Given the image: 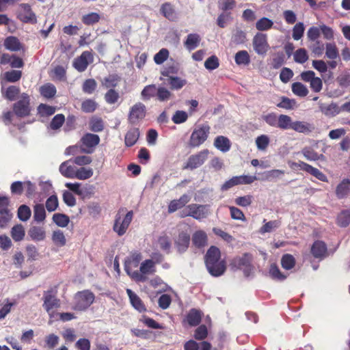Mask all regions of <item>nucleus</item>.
Masks as SVG:
<instances>
[{
    "label": "nucleus",
    "mask_w": 350,
    "mask_h": 350,
    "mask_svg": "<svg viewBox=\"0 0 350 350\" xmlns=\"http://www.w3.org/2000/svg\"><path fill=\"white\" fill-rule=\"evenodd\" d=\"M204 262L212 276H221L226 270V261L221 260V251L216 246L212 245L208 249L204 256Z\"/></svg>",
    "instance_id": "1"
},
{
    "label": "nucleus",
    "mask_w": 350,
    "mask_h": 350,
    "mask_svg": "<svg viewBox=\"0 0 350 350\" xmlns=\"http://www.w3.org/2000/svg\"><path fill=\"white\" fill-rule=\"evenodd\" d=\"M124 208L119 209L115 217L113 230L118 236H122L126 233L133 219V211H130L126 214Z\"/></svg>",
    "instance_id": "2"
},
{
    "label": "nucleus",
    "mask_w": 350,
    "mask_h": 350,
    "mask_svg": "<svg viewBox=\"0 0 350 350\" xmlns=\"http://www.w3.org/2000/svg\"><path fill=\"white\" fill-rule=\"evenodd\" d=\"M253 256L250 253H244L241 256H235L230 261L229 266L232 270L241 269L248 276L253 269L252 264Z\"/></svg>",
    "instance_id": "3"
},
{
    "label": "nucleus",
    "mask_w": 350,
    "mask_h": 350,
    "mask_svg": "<svg viewBox=\"0 0 350 350\" xmlns=\"http://www.w3.org/2000/svg\"><path fill=\"white\" fill-rule=\"evenodd\" d=\"M210 130L211 127L206 124L196 127L192 131L189 140V147L196 148L204 144L208 137Z\"/></svg>",
    "instance_id": "4"
},
{
    "label": "nucleus",
    "mask_w": 350,
    "mask_h": 350,
    "mask_svg": "<svg viewBox=\"0 0 350 350\" xmlns=\"http://www.w3.org/2000/svg\"><path fill=\"white\" fill-rule=\"evenodd\" d=\"M12 109L14 115L18 118L29 116L31 111L29 95L27 93L21 94L19 100L13 104Z\"/></svg>",
    "instance_id": "5"
},
{
    "label": "nucleus",
    "mask_w": 350,
    "mask_h": 350,
    "mask_svg": "<svg viewBox=\"0 0 350 350\" xmlns=\"http://www.w3.org/2000/svg\"><path fill=\"white\" fill-rule=\"evenodd\" d=\"M94 293L88 290L79 291L75 296L73 309L83 311L86 310L94 301Z\"/></svg>",
    "instance_id": "6"
},
{
    "label": "nucleus",
    "mask_w": 350,
    "mask_h": 350,
    "mask_svg": "<svg viewBox=\"0 0 350 350\" xmlns=\"http://www.w3.org/2000/svg\"><path fill=\"white\" fill-rule=\"evenodd\" d=\"M100 142V137L96 134L90 133L84 134L79 141L80 152L86 154L93 153Z\"/></svg>",
    "instance_id": "7"
},
{
    "label": "nucleus",
    "mask_w": 350,
    "mask_h": 350,
    "mask_svg": "<svg viewBox=\"0 0 350 350\" xmlns=\"http://www.w3.org/2000/svg\"><path fill=\"white\" fill-rule=\"evenodd\" d=\"M209 150L204 149L196 154H191L183 166V170H193L202 166L208 158Z\"/></svg>",
    "instance_id": "8"
},
{
    "label": "nucleus",
    "mask_w": 350,
    "mask_h": 350,
    "mask_svg": "<svg viewBox=\"0 0 350 350\" xmlns=\"http://www.w3.org/2000/svg\"><path fill=\"white\" fill-rule=\"evenodd\" d=\"M94 56L91 51H83L73 62L74 68L79 72L85 71L88 65L93 62Z\"/></svg>",
    "instance_id": "9"
},
{
    "label": "nucleus",
    "mask_w": 350,
    "mask_h": 350,
    "mask_svg": "<svg viewBox=\"0 0 350 350\" xmlns=\"http://www.w3.org/2000/svg\"><path fill=\"white\" fill-rule=\"evenodd\" d=\"M20 8L21 10L18 13L17 18L21 21L31 24H36L37 23L36 16L28 3H21Z\"/></svg>",
    "instance_id": "10"
},
{
    "label": "nucleus",
    "mask_w": 350,
    "mask_h": 350,
    "mask_svg": "<svg viewBox=\"0 0 350 350\" xmlns=\"http://www.w3.org/2000/svg\"><path fill=\"white\" fill-rule=\"evenodd\" d=\"M293 168L299 167L301 170L309 173L322 182H328L327 177L319 169L315 168L308 163L299 161L298 163H288Z\"/></svg>",
    "instance_id": "11"
},
{
    "label": "nucleus",
    "mask_w": 350,
    "mask_h": 350,
    "mask_svg": "<svg viewBox=\"0 0 350 350\" xmlns=\"http://www.w3.org/2000/svg\"><path fill=\"white\" fill-rule=\"evenodd\" d=\"M286 129H292L299 133H308L313 130V127L306 122H293L290 117L286 116Z\"/></svg>",
    "instance_id": "12"
},
{
    "label": "nucleus",
    "mask_w": 350,
    "mask_h": 350,
    "mask_svg": "<svg viewBox=\"0 0 350 350\" xmlns=\"http://www.w3.org/2000/svg\"><path fill=\"white\" fill-rule=\"evenodd\" d=\"M9 199L5 196L0 197V227L4 228L12 217L8 209Z\"/></svg>",
    "instance_id": "13"
},
{
    "label": "nucleus",
    "mask_w": 350,
    "mask_h": 350,
    "mask_svg": "<svg viewBox=\"0 0 350 350\" xmlns=\"http://www.w3.org/2000/svg\"><path fill=\"white\" fill-rule=\"evenodd\" d=\"M146 106L139 102L131 107L128 120L130 123L135 124L139 120H142L146 116Z\"/></svg>",
    "instance_id": "14"
},
{
    "label": "nucleus",
    "mask_w": 350,
    "mask_h": 350,
    "mask_svg": "<svg viewBox=\"0 0 350 350\" xmlns=\"http://www.w3.org/2000/svg\"><path fill=\"white\" fill-rule=\"evenodd\" d=\"M56 292L53 289L44 293L43 295V308L50 314L51 311L59 306V300L55 297Z\"/></svg>",
    "instance_id": "15"
},
{
    "label": "nucleus",
    "mask_w": 350,
    "mask_h": 350,
    "mask_svg": "<svg viewBox=\"0 0 350 350\" xmlns=\"http://www.w3.org/2000/svg\"><path fill=\"white\" fill-rule=\"evenodd\" d=\"M140 272L134 273V277L137 281L144 282L146 277L144 275L153 273L155 271L154 262L152 260L148 259L142 262Z\"/></svg>",
    "instance_id": "16"
},
{
    "label": "nucleus",
    "mask_w": 350,
    "mask_h": 350,
    "mask_svg": "<svg viewBox=\"0 0 350 350\" xmlns=\"http://www.w3.org/2000/svg\"><path fill=\"white\" fill-rule=\"evenodd\" d=\"M319 111L327 117H334L341 112V108L337 103L332 102L326 103L320 100L318 103Z\"/></svg>",
    "instance_id": "17"
},
{
    "label": "nucleus",
    "mask_w": 350,
    "mask_h": 350,
    "mask_svg": "<svg viewBox=\"0 0 350 350\" xmlns=\"http://www.w3.org/2000/svg\"><path fill=\"white\" fill-rule=\"evenodd\" d=\"M253 46L258 54L266 53L269 48L267 35L262 33H257L253 38Z\"/></svg>",
    "instance_id": "18"
},
{
    "label": "nucleus",
    "mask_w": 350,
    "mask_h": 350,
    "mask_svg": "<svg viewBox=\"0 0 350 350\" xmlns=\"http://www.w3.org/2000/svg\"><path fill=\"white\" fill-rule=\"evenodd\" d=\"M191 237L189 233L185 231L179 232L178 237L174 240V245L178 253L185 252L190 244Z\"/></svg>",
    "instance_id": "19"
},
{
    "label": "nucleus",
    "mask_w": 350,
    "mask_h": 350,
    "mask_svg": "<svg viewBox=\"0 0 350 350\" xmlns=\"http://www.w3.org/2000/svg\"><path fill=\"white\" fill-rule=\"evenodd\" d=\"M202 316L203 313L200 310L191 308L187 314L183 323H187L191 327L197 326L200 323Z\"/></svg>",
    "instance_id": "20"
},
{
    "label": "nucleus",
    "mask_w": 350,
    "mask_h": 350,
    "mask_svg": "<svg viewBox=\"0 0 350 350\" xmlns=\"http://www.w3.org/2000/svg\"><path fill=\"white\" fill-rule=\"evenodd\" d=\"M160 80L163 81L164 84L168 85L171 90H179L187 83L186 79L176 76L170 78L160 77Z\"/></svg>",
    "instance_id": "21"
},
{
    "label": "nucleus",
    "mask_w": 350,
    "mask_h": 350,
    "mask_svg": "<svg viewBox=\"0 0 350 350\" xmlns=\"http://www.w3.org/2000/svg\"><path fill=\"white\" fill-rule=\"evenodd\" d=\"M127 295L132 306L139 312H144L147 310L145 304L142 299L131 289H126Z\"/></svg>",
    "instance_id": "22"
},
{
    "label": "nucleus",
    "mask_w": 350,
    "mask_h": 350,
    "mask_svg": "<svg viewBox=\"0 0 350 350\" xmlns=\"http://www.w3.org/2000/svg\"><path fill=\"white\" fill-rule=\"evenodd\" d=\"M191 241L196 247L201 249L207 245L208 237L204 231L199 230L193 234Z\"/></svg>",
    "instance_id": "23"
},
{
    "label": "nucleus",
    "mask_w": 350,
    "mask_h": 350,
    "mask_svg": "<svg viewBox=\"0 0 350 350\" xmlns=\"http://www.w3.org/2000/svg\"><path fill=\"white\" fill-rule=\"evenodd\" d=\"M336 196L338 199H343L350 193V179H342L336 187Z\"/></svg>",
    "instance_id": "24"
},
{
    "label": "nucleus",
    "mask_w": 350,
    "mask_h": 350,
    "mask_svg": "<svg viewBox=\"0 0 350 350\" xmlns=\"http://www.w3.org/2000/svg\"><path fill=\"white\" fill-rule=\"evenodd\" d=\"M263 120L270 126L284 129V115L281 114L278 118L275 113H271L262 116Z\"/></svg>",
    "instance_id": "25"
},
{
    "label": "nucleus",
    "mask_w": 350,
    "mask_h": 350,
    "mask_svg": "<svg viewBox=\"0 0 350 350\" xmlns=\"http://www.w3.org/2000/svg\"><path fill=\"white\" fill-rule=\"evenodd\" d=\"M187 209H189L190 217L196 219L200 220L206 217L207 214L204 211L205 206L203 205L191 204L187 206Z\"/></svg>",
    "instance_id": "26"
},
{
    "label": "nucleus",
    "mask_w": 350,
    "mask_h": 350,
    "mask_svg": "<svg viewBox=\"0 0 350 350\" xmlns=\"http://www.w3.org/2000/svg\"><path fill=\"white\" fill-rule=\"evenodd\" d=\"M161 14L170 21H175L177 19V14L174 5L169 2L163 3L160 8Z\"/></svg>",
    "instance_id": "27"
},
{
    "label": "nucleus",
    "mask_w": 350,
    "mask_h": 350,
    "mask_svg": "<svg viewBox=\"0 0 350 350\" xmlns=\"http://www.w3.org/2000/svg\"><path fill=\"white\" fill-rule=\"evenodd\" d=\"M201 38L198 33H189L184 41V46L186 49L191 51L196 49L200 43Z\"/></svg>",
    "instance_id": "28"
},
{
    "label": "nucleus",
    "mask_w": 350,
    "mask_h": 350,
    "mask_svg": "<svg viewBox=\"0 0 350 350\" xmlns=\"http://www.w3.org/2000/svg\"><path fill=\"white\" fill-rule=\"evenodd\" d=\"M140 135V132L137 128L130 129L125 135L124 144L126 147H131L134 146Z\"/></svg>",
    "instance_id": "29"
},
{
    "label": "nucleus",
    "mask_w": 350,
    "mask_h": 350,
    "mask_svg": "<svg viewBox=\"0 0 350 350\" xmlns=\"http://www.w3.org/2000/svg\"><path fill=\"white\" fill-rule=\"evenodd\" d=\"M4 46L10 51H18L23 49V46L18 38L12 36H8L5 39Z\"/></svg>",
    "instance_id": "30"
},
{
    "label": "nucleus",
    "mask_w": 350,
    "mask_h": 350,
    "mask_svg": "<svg viewBox=\"0 0 350 350\" xmlns=\"http://www.w3.org/2000/svg\"><path fill=\"white\" fill-rule=\"evenodd\" d=\"M214 146L219 150L226 152L230 149L232 144L227 137L219 135L215 139Z\"/></svg>",
    "instance_id": "31"
},
{
    "label": "nucleus",
    "mask_w": 350,
    "mask_h": 350,
    "mask_svg": "<svg viewBox=\"0 0 350 350\" xmlns=\"http://www.w3.org/2000/svg\"><path fill=\"white\" fill-rule=\"evenodd\" d=\"M88 128L92 132L100 133L105 129V122L100 117L94 116L90 118Z\"/></svg>",
    "instance_id": "32"
},
{
    "label": "nucleus",
    "mask_w": 350,
    "mask_h": 350,
    "mask_svg": "<svg viewBox=\"0 0 350 350\" xmlns=\"http://www.w3.org/2000/svg\"><path fill=\"white\" fill-rule=\"evenodd\" d=\"M326 252L327 247L323 241H317L312 245L311 253L315 258H323L325 256Z\"/></svg>",
    "instance_id": "33"
},
{
    "label": "nucleus",
    "mask_w": 350,
    "mask_h": 350,
    "mask_svg": "<svg viewBox=\"0 0 350 350\" xmlns=\"http://www.w3.org/2000/svg\"><path fill=\"white\" fill-rule=\"evenodd\" d=\"M39 92L44 98L51 99L55 97L57 93V90L53 84L47 83L40 87Z\"/></svg>",
    "instance_id": "34"
},
{
    "label": "nucleus",
    "mask_w": 350,
    "mask_h": 350,
    "mask_svg": "<svg viewBox=\"0 0 350 350\" xmlns=\"http://www.w3.org/2000/svg\"><path fill=\"white\" fill-rule=\"evenodd\" d=\"M120 81V77L116 75H109L102 81V85L107 89H114Z\"/></svg>",
    "instance_id": "35"
},
{
    "label": "nucleus",
    "mask_w": 350,
    "mask_h": 350,
    "mask_svg": "<svg viewBox=\"0 0 350 350\" xmlns=\"http://www.w3.org/2000/svg\"><path fill=\"white\" fill-rule=\"evenodd\" d=\"M52 241L57 247H64L66 244V239L61 230H56L53 232Z\"/></svg>",
    "instance_id": "36"
},
{
    "label": "nucleus",
    "mask_w": 350,
    "mask_h": 350,
    "mask_svg": "<svg viewBox=\"0 0 350 350\" xmlns=\"http://www.w3.org/2000/svg\"><path fill=\"white\" fill-rule=\"evenodd\" d=\"M60 173L66 178H75V167L68 165V161L63 162L59 166Z\"/></svg>",
    "instance_id": "37"
},
{
    "label": "nucleus",
    "mask_w": 350,
    "mask_h": 350,
    "mask_svg": "<svg viewBox=\"0 0 350 350\" xmlns=\"http://www.w3.org/2000/svg\"><path fill=\"white\" fill-rule=\"evenodd\" d=\"M2 93L5 98L11 101L15 100L20 94V88L18 86L10 85L5 92L2 90Z\"/></svg>",
    "instance_id": "38"
},
{
    "label": "nucleus",
    "mask_w": 350,
    "mask_h": 350,
    "mask_svg": "<svg viewBox=\"0 0 350 350\" xmlns=\"http://www.w3.org/2000/svg\"><path fill=\"white\" fill-rule=\"evenodd\" d=\"M29 234L35 241H42L45 238V231L38 226L31 227L29 230Z\"/></svg>",
    "instance_id": "39"
},
{
    "label": "nucleus",
    "mask_w": 350,
    "mask_h": 350,
    "mask_svg": "<svg viewBox=\"0 0 350 350\" xmlns=\"http://www.w3.org/2000/svg\"><path fill=\"white\" fill-rule=\"evenodd\" d=\"M46 218V211L43 204H37L33 207V219L38 222L43 221Z\"/></svg>",
    "instance_id": "40"
},
{
    "label": "nucleus",
    "mask_w": 350,
    "mask_h": 350,
    "mask_svg": "<svg viewBox=\"0 0 350 350\" xmlns=\"http://www.w3.org/2000/svg\"><path fill=\"white\" fill-rule=\"evenodd\" d=\"M157 91V88L154 84L145 86L141 93L143 100H148L156 96Z\"/></svg>",
    "instance_id": "41"
},
{
    "label": "nucleus",
    "mask_w": 350,
    "mask_h": 350,
    "mask_svg": "<svg viewBox=\"0 0 350 350\" xmlns=\"http://www.w3.org/2000/svg\"><path fill=\"white\" fill-rule=\"evenodd\" d=\"M273 25V21L267 17H262L256 23V29L260 31H267L270 29Z\"/></svg>",
    "instance_id": "42"
},
{
    "label": "nucleus",
    "mask_w": 350,
    "mask_h": 350,
    "mask_svg": "<svg viewBox=\"0 0 350 350\" xmlns=\"http://www.w3.org/2000/svg\"><path fill=\"white\" fill-rule=\"evenodd\" d=\"M25 232L21 224L14 226L11 230V236L15 241H21L24 239Z\"/></svg>",
    "instance_id": "43"
},
{
    "label": "nucleus",
    "mask_w": 350,
    "mask_h": 350,
    "mask_svg": "<svg viewBox=\"0 0 350 350\" xmlns=\"http://www.w3.org/2000/svg\"><path fill=\"white\" fill-rule=\"evenodd\" d=\"M53 222L58 226L64 228L68 226L70 221L69 217L63 213H55L53 215Z\"/></svg>",
    "instance_id": "44"
},
{
    "label": "nucleus",
    "mask_w": 350,
    "mask_h": 350,
    "mask_svg": "<svg viewBox=\"0 0 350 350\" xmlns=\"http://www.w3.org/2000/svg\"><path fill=\"white\" fill-rule=\"evenodd\" d=\"M100 15L96 12H91L83 15L81 18L82 23L85 25H92L99 22Z\"/></svg>",
    "instance_id": "45"
},
{
    "label": "nucleus",
    "mask_w": 350,
    "mask_h": 350,
    "mask_svg": "<svg viewBox=\"0 0 350 350\" xmlns=\"http://www.w3.org/2000/svg\"><path fill=\"white\" fill-rule=\"evenodd\" d=\"M157 98L160 102H165L170 100L173 94L165 87H159L157 91Z\"/></svg>",
    "instance_id": "46"
},
{
    "label": "nucleus",
    "mask_w": 350,
    "mask_h": 350,
    "mask_svg": "<svg viewBox=\"0 0 350 350\" xmlns=\"http://www.w3.org/2000/svg\"><path fill=\"white\" fill-rule=\"evenodd\" d=\"M93 175V170L92 168H85V167H80L79 169L76 170V172L75 174V178H77L79 180H86L90 178Z\"/></svg>",
    "instance_id": "47"
},
{
    "label": "nucleus",
    "mask_w": 350,
    "mask_h": 350,
    "mask_svg": "<svg viewBox=\"0 0 350 350\" xmlns=\"http://www.w3.org/2000/svg\"><path fill=\"white\" fill-rule=\"evenodd\" d=\"M55 107L53 106L48 105L46 104L41 103L38 107V113L42 117H48L55 112Z\"/></svg>",
    "instance_id": "48"
},
{
    "label": "nucleus",
    "mask_w": 350,
    "mask_h": 350,
    "mask_svg": "<svg viewBox=\"0 0 350 350\" xmlns=\"http://www.w3.org/2000/svg\"><path fill=\"white\" fill-rule=\"evenodd\" d=\"M234 60L238 65H247L250 63V59L246 51H240L235 54Z\"/></svg>",
    "instance_id": "49"
},
{
    "label": "nucleus",
    "mask_w": 350,
    "mask_h": 350,
    "mask_svg": "<svg viewBox=\"0 0 350 350\" xmlns=\"http://www.w3.org/2000/svg\"><path fill=\"white\" fill-rule=\"evenodd\" d=\"M325 55L327 58L331 59H335L338 57V51L334 43H326Z\"/></svg>",
    "instance_id": "50"
},
{
    "label": "nucleus",
    "mask_w": 350,
    "mask_h": 350,
    "mask_svg": "<svg viewBox=\"0 0 350 350\" xmlns=\"http://www.w3.org/2000/svg\"><path fill=\"white\" fill-rule=\"evenodd\" d=\"M22 72L21 70H12L4 73L5 79L10 83H15L21 79Z\"/></svg>",
    "instance_id": "51"
},
{
    "label": "nucleus",
    "mask_w": 350,
    "mask_h": 350,
    "mask_svg": "<svg viewBox=\"0 0 350 350\" xmlns=\"http://www.w3.org/2000/svg\"><path fill=\"white\" fill-rule=\"evenodd\" d=\"M65 120L66 119L64 114H57L51 120L50 122V128L52 130H57L62 126Z\"/></svg>",
    "instance_id": "52"
},
{
    "label": "nucleus",
    "mask_w": 350,
    "mask_h": 350,
    "mask_svg": "<svg viewBox=\"0 0 350 350\" xmlns=\"http://www.w3.org/2000/svg\"><path fill=\"white\" fill-rule=\"evenodd\" d=\"M104 98L107 103L113 105L118 101L120 95L119 93L114 89H109L105 94Z\"/></svg>",
    "instance_id": "53"
},
{
    "label": "nucleus",
    "mask_w": 350,
    "mask_h": 350,
    "mask_svg": "<svg viewBox=\"0 0 350 350\" xmlns=\"http://www.w3.org/2000/svg\"><path fill=\"white\" fill-rule=\"evenodd\" d=\"M98 107L96 102L92 99H86L81 103V109L85 113H92Z\"/></svg>",
    "instance_id": "54"
},
{
    "label": "nucleus",
    "mask_w": 350,
    "mask_h": 350,
    "mask_svg": "<svg viewBox=\"0 0 350 350\" xmlns=\"http://www.w3.org/2000/svg\"><path fill=\"white\" fill-rule=\"evenodd\" d=\"M17 214L20 220L26 221L30 218L31 211L28 206L23 204L19 206Z\"/></svg>",
    "instance_id": "55"
},
{
    "label": "nucleus",
    "mask_w": 350,
    "mask_h": 350,
    "mask_svg": "<svg viewBox=\"0 0 350 350\" xmlns=\"http://www.w3.org/2000/svg\"><path fill=\"white\" fill-rule=\"evenodd\" d=\"M292 91L295 95L301 97H304L308 94V88L299 82L293 83Z\"/></svg>",
    "instance_id": "56"
},
{
    "label": "nucleus",
    "mask_w": 350,
    "mask_h": 350,
    "mask_svg": "<svg viewBox=\"0 0 350 350\" xmlns=\"http://www.w3.org/2000/svg\"><path fill=\"white\" fill-rule=\"evenodd\" d=\"M280 222L274 220L266 222L259 230V232L261 234H265L267 232H271L278 228L280 226Z\"/></svg>",
    "instance_id": "57"
},
{
    "label": "nucleus",
    "mask_w": 350,
    "mask_h": 350,
    "mask_svg": "<svg viewBox=\"0 0 350 350\" xmlns=\"http://www.w3.org/2000/svg\"><path fill=\"white\" fill-rule=\"evenodd\" d=\"M350 223V211H342L337 217V224L341 227H346Z\"/></svg>",
    "instance_id": "58"
},
{
    "label": "nucleus",
    "mask_w": 350,
    "mask_h": 350,
    "mask_svg": "<svg viewBox=\"0 0 350 350\" xmlns=\"http://www.w3.org/2000/svg\"><path fill=\"white\" fill-rule=\"evenodd\" d=\"M96 82L94 79H88L83 82L82 90L83 92L91 94L96 90Z\"/></svg>",
    "instance_id": "59"
},
{
    "label": "nucleus",
    "mask_w": 350,
    "mask_h": 350,
    "mask_svg": "<svg viewBox=\"0 0 350 350\" xmlns=\"http://www.w3.org/2000/svg\"><path fill=\"white\" fill-rule=\"evenodd\" d=\"M219 66V58L213 55L204 62V67L208 70H213Z\"/></svg>",
    "instance_id": "60"
},
{
    "label": "nucleus",
    "mask_w": 350,
    "mask_h": 350,
    "mask_svg": "<svg viewBox=\"0 0 350 350\" xmlns=\"http://www.w3.org/2000/svg\"><path fill=\"white\" fill-rule=\"evenodd\" d=\"M188 119V115L187 112L184 111L178 110L176 111L172 118V120L176 124H182L185 122Z\"/></svg>",
    "instance_id": "61"
},
{
    "label": "nucleus",
    "mask_w": 350,
    "mask_h": 350,
    "mask_svg": "<svg viewBox=\"0 0 350 350\" xmlns=\"http://www.w3.org/2000/svg\"><path fill=\"white\" fill-rule=\"evenodd\" d=\"M304 25L303 23H297L293 28L292 37L295 40H300L304 32Z\"/></svg>",
    "instance_id": "62"
},
{
    "label": "nucleus",
    "mask_w": 350,
    "mask_h": 350,
    "mask_svg": "<svg viewBox=\"0 0 350 350\" xmlns=\"http://www.w3.org/2000/svg\"><path fill=\"white\" fill-rule=\"evenodd\" d=\"M169 51L167 49H161L154 56V61L157 64H163L169 57Z\"/></svg>",
    "instance_id": "63"
},
{
    "label": "nucleus",
    "mask_w": 350,
    "mask_h": 350,
    "mask_svg": "<svg viewBox=\"0 0 350 350\" xmlns=\"http://www.w3.org/2000/svg\"><path fill=\"white\" fill-rule=\"evenodd\" d=\"M293 57L295 61L300 64L306 62L308 59L307 52L304 49H299L297 50L295 52Z\"/></svg>",
    "instance_id": "64"
}]
</instances>
